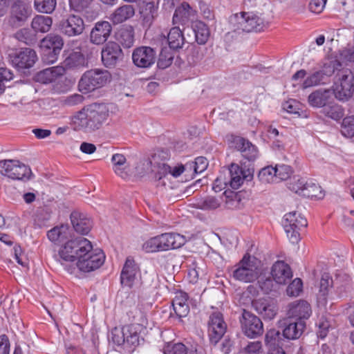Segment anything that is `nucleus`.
Segmentation results:
<instances>
[{
  "mask_svg": "<svg viewBox=\"0 0 354 354\" xmlns=\"http://www.w3.org/2000/svg\"><path fill=\"white\" fill-rule=\"evenodd\" d=\"M41 48L42 50V59L45 63L50 64L55 63L57 60L60 51H57L52 48Z\"/></svg>",
  "mask_w": 354,
  "mask_h": 354,
  "instance_id": "nucleus-55",
  "label": "nucleus"
},
{
  "mask_svg": "<svg viewBox=\"0 0 354 354\" xmlns=\"http://www.w3.org/2000/svg\"><path fill=\"white\" fill-rule=\"evenodd\" d=\"M138 268L133 260L127 259L121 272V283L124 286L131 287L136 279Z\"/></svg>",
  "mask_w": 354,
  "mask_h": 354,
  "instance_id": "nucleus-31",
  "label": "nucleus"
},
{
  "mask_svg": "<svg viewBox=\"0 0 354 354\" xmlns=\"http://www.w3.org/2000/svg\"><path fill=\"white\" fill-rule=\"evenodd\" d=\"M220 206L219 201L214 197L209 196L196 203V207L203 210H213Z\"/></svg>",
  "mask_w": 354,
  "mask_h": 354,
  "instance_id": "nucleus-53",
  "label": "nucleus"
},
{
  "mask_svg": "<svg viewBox=\"0 0 354 354\" xmlns=\"http://www.w3.org/2000/svg\"><path fill=\"white\" fill-rule=\"evenodd\" d=\"M102 61L106 67L114 66L122 56V51L118 44L109 41L102 48Z\"/></svg>",
  "mask_w": 354,
  "mask_h": 354,
  "instance_id": "nucleus-16",
  "label": "nucleus"
},
{
  "mask_svg": "<svg viewBox=\"0 0 354 354\" xmlns=\"http://www.w3.org/2000/svg\"><path fill=\"white\" fill-rule=\"evenodd\" d=\"M283 226L289 241L297 243L300 240L299 231L307 226V221L300 214L292 212L284 215Z\"/></svg>",
  "mask_w": 354,
  "mask_h": 354,
  "instance_id": "nucleus-8",
  "label": "nucleus"
},
{
  "mask_svg": "<svg viewBox=\"0 0 354 354\" xmlns=\"http://www.w3.org/2000/svg\"><path fill=\"white\" fill-rule=\"evenodd\" d=\"M317 326L318 327V337L322 339L324 338L327 335L328 329L330 328L329 322L326 318L322 317L318 320Z\"/></svg>",
  "mask_w": 354,
  "mask_h": 354,
  "instance_id": "nucleus-58",
  "label": "nucleus"
},
{
  "mask_svg": "<svg viewBox=\"0 0 354 354\" xmlns=\"http://www.w3.org/2000/svg\"><path fill=\"white\" fill-rule=\"evenodd\" d=\"M54 258L72 274L76 269L83 272L97 270L104 264L106 256L101 249L93 248L88 239L77 237L58 248Z\"/></svg>",
  "mask_w": 354,
  "mask_h": 354,
  "instance_id": "nucleus-1",
  "label": "nucleus"
},
{
  "mask_svg": "<svg viewBox=\"0 0 354 354\" xmlns=\"http://www.w3.org/2000/svg\"><path fill=\"white\" fill-rule=\"evenodd\" d=\"M84 29L83 19L75 15H69L62 19L58 24V30L68 37H75L81 35Z\"/></svg>",
  "mask_w": 354,
  "mask_h": 354,
  "instance_id": "nucleus-13",
  "label": "nucleus"
},
{
  "mask_svg": "<svg viewBox=\"0 0 354 354\" xmlns=\"http://www.w3.org/2000/svg\"><path fill=\"white\" fill-rule=\"evenodd\" d=\"M64 74L63 66H57L46 68L37 74V81L42 84H48Z\"/></svg>",
  "mask_w": 354,
  "mask_h": 354,
  "instance_id": "nucleus-32",
  "label": "nucleus"
},
{
  "mask_svg": "<svg viewBox=\"0 0 354 354\" xmlns=\"http://www.w3.org/2000/svg\"><path fill=\"white\" fill-rule=\"evenodd\" d=\"M259 273L258 261L246 254L235 266L233 277L236 280L250 283L255 281L259 277Z\"/></svg>",
  "mask_w": 354,
  "mask_h": 354,
  "instance_id": "nucleus-7",
  "label": "nucleus"
},
{
  "mask_svg": "<svg viewBox=\"0 0 354 354\" xmlns=\"http://www.w3.org/2000/svg\"><path fill=\"white\" fill-rule=\"evenodd\" d=\"M333 100V94L330 89L319 88L312 92L308 97V102L312 107H325Z\"/></svg>",
  "mask_w": 354,
  "mask_h": 354,
  "instance_id": "nucleus-22",
  "label": "nucleus"
},
{
  "mask_svg": "<svg viewBox=\"0 0 354 354\" xmlns=\"http://www.w3.org/2000/svg\"><path fill=\"white\" fill-rule=\"evenodd\" d=\"M265 344L269 349L283 346V339L281 333L274 329L268 330L265 335Z\"/></svg>",
  "mask_w": 354,
  "mask_h": 354,
  "instance_id": "nucleus-41",
  "label": "nucleus"
},
{
  "mask_svg": "<svg viewBox=\"0 0 354 354\" xmlns=\"http://www.w3.org/2000/svg\"><path fill=\"white\" fill-rule=\"evenodd\" d=\"M192 28L196 41L199 44H205L209 36V30L206 24L201 21H197L193 24Z\"/></svg>",
  "mask_w": 354,
  "mask_h": 354,
  "instance_id": "nucleus-40",
  "label": "nucleus"
},
{
  "mask_svg": "<svg viewBox=\"0 0 354 354\" xmlns=\"http://www.w3.org/2000/svg\"><path fill=\"white\" fill-rule=\"evenodd\" d=\"M230 23L235 30L243 32H261L268 23L261 17L253 12H241L230 17Z\"/></svg>",
  "mask_w": 354,
  "mask_h": 354,
  "instance_id": "nucleus-4",
  "label": "nucleus"
},
{
  "mask_svg": "<svg viewBox=\"0 0 354 354\" xmlns=\"http://www.w3.org/2000/svg\"><path fill=\"white\" fill-rule=\"evenodd\" d=\"M305 327L304 321L292 322L286 319L283 325L282 336L289 340L297 339L302 335Z\"/></svg>",
  "mask_w": 354,
  "mask_h": 354,
  "instance_id": "nucleus-21",
  "label": "nucleus"
},
{
  "mask_svg": "<svg viewBox=\"0 0 354 354\" xmlns=\"http://www.w3.org/2000/svg\"><path fill=\"white\" fill-rule=\"evenodd\" d=\"M306 192L304 193V196L312 198L321 199L324 196V192L322 188L315 183H308L306 186Z\"/></svg>",
  "mask_w": 354,
  "mask_h": 354,
  "instance_id": "nucleus-49",
  "label": "nucleus"
},
{
  "mask_svg": "<svg viewBox=\"0 0 354 354\" xmlns=\"http://www.w3.org/2000/svg\"><path fill=\"white\" fill-rule=\"evenodd\" d=\"M187 295L185 292H180L175 296L172 306L176 315L179 317L187 316L189 311V306L187 303Z\"/></svg>",
  "mask_w": 354,
  "mask_h": 354,
  "instance_id": "nucleus-35",
  "label": "nucleus"
},
{
  "mask_svg": "<svg viewBox=\"0 0 354 354\" xmlns=\"http://www.w3.org/2000/svg\"><path fill=\"white\" fill-rule=\"evenodd\" d=\"M207 326L209 339L213 344H216L221 339L227 329L223 315L218 311L210 315Z\"/></svg>",
  "mask_w": 354,
  "mask_h": 354,
  "instance_id": "nucleus-14",
  "label": "nucleus"
},
{
  "mask_svg": "<svg viewBox=\"0 0 354 354\" xmlns=\"http://www.w3.org/2000/svg\"><path fill=\"white\" fill-rule=\"evenodd\" d=\"M57 5L56 0H35L34 7L35 10L41 13H52Z\"/></svg>",
  "mask_w": 354,
  "mask_h": 354,
  "instance_id": "nucleus-46",
  "label": "nucleus"
},
{
  "mask_svg": "<svg viewBox=\"0 0 354 354\" xmlns=\"http://www.w3.org/2000/svg\"><path fill=\"white\" fill-rule=\"evenodd\" d=\"M111 30V26L108 21L96 23L91 32V41L97 45L102 44L107 40Z\"/></svg>",
  "mask_w": 354,
  "mask_h": 354,
  "instance_id": "nucleus-20",
  "label": "nucleus"
},
{
  "mask_svg": "<svg viewBox=\"0 0 354 354\" xmlns=\"http://www.w3.org/2000/svg\"><path fill=\"white\" fill-rule=\"evenodd\" d=\"M156 53L153 48L142 46L136 48L132 54L133 64L140 68H148L155 62Z\"/></svg>",
  "mask_w": 354,
  "mask_h": 354,
  "instance_id": "nucleus-15",
  "label": "nucleus"
},
{
  "mask_svg": "<svg viewBox=\"0 0 354 354\" xmlns=\"http://www.w3.org/2000/svg\"><path fill=\"white\" fill-rule=\"evenodd\" d=\"M53 19L49 16L36 15L32 20L31 27L35 32L45 33L50 30Z\"/></svg>",
  "mask_w": 354,
  "mask_h": 354,
  "instance_id": "nucleus-36",
  "label": "nucleus"
},
{
  "mask_svg": "<svg viewBox=\"0 0 354 354\" xmlns=\"http://www.w3.org/2000/svg\"><path fill=\"white\" fill-rule=\"evenodd\" d=\"M258 178L263 183H271L277 179L275 167L268 166L260 170Z\"/></svg>",
  "mask_w": 354,
  "mask_h": 354,
  "instance_id": "nucleus-48",
  "label": "nucleus"
},
{
  "mask_svg": "<svg viewBox=\"0 0 354 354\" xmlns=\"http://www.w3.org/2000/svg\"><path fill=\"white\" fill-rule=\"evenodd\" d=\"M160 236L164 252L179 248L186 242V238L183 235L176 232L162 233Z\"/></svg>",
  "mask_w": 354,
  "mask_h": 354,
  "instance_id": "nucleus-26",
  "label": "nucleus"
},
{
  "mask_svg": "<svg viewBox=\"0 0 354 354\" xmlns=\"http://www.w3.org/2000/svg\"><path fill=\"white\" fill-rule=\"evenodd\" d=\"M109 116L106 104L93 103L75 112L70 117V125L74 131L91 133L100 129Z\"/></svg>",
  "mask_w": 354,
  "mask_h": 354,
  "instance_id": "nucleus-3",
  "label": "nucleus"
},
{
  "mask_svg": "<svg viewBox=\"0 0 354 354\" xmlns=\"http://www.w3.org/2000/svg\"><path fill=\"white\" fill-rule=\"evenodd\" d=\"M64 46L62 37L57 34H49L45 37L40 44L41 48H52L57 51H61Z\"/></svg>",
  "mask_w": 354,
  "mask_h": 354,
  "instance_id": "nucleus-39",
  "label": "nucleus"
},
{
  "mask_svg": "<svg viewBox=\"0 0 354 354\" xmlns=\"http://www.w3.org/2000/svg\"><path fill=\"white\" fill-rule=\"evenodd\" d=\"M333 286V279L327 273L322 275L319 282V290L317 295L318 302L322 305H325L328 299H335V296L330 292Z\"/></svg>",
  "mask_w": 354,
  "mask_h": 354,
  "instance_id": "nucleus-30",
  "label": "nucleus"
},
{
  "mask_svg": "<svg viewBox=\"0 0 354 354\" xmlns=\"http://www.w3.org/2000/svg\"><path fill=\"white\" fill-rule=\"evenodd\" d=\"M134 14L135 10L131 5H124L116 9L110 19L114 24H120L132 17Z\"/></svg>",
  "mask_w": 354,
  "mask_h": 354,
  "instance_id": "nucleus-38",
  "label": "nucleus"
},
{
  "mask_svg": "<svg viewBox=\"0 0 354 354\" xmlns=\"http://www.w3.org/2000/svg\"><path fill=\"white\" fill-rule=\"evenodd\" d=\"M162 39L168 44L170 48L178 49L182 48L184 44V37L178 27L172 28L167 33V36L162 35Z\"/></svg>",
  "mask_w": 354,
  "mask_h": 354,
  "instance_id": "nucleus-34",
  "label": "nucleus"
},
{
  "mask_svg": "<svg viewBox=\"0 0 354 354\" xmlns=\"http://www.w3.org/2000/svg\"><path fill=\"white\" fill-rule=\"evenodd\" d=\"M283 109L286 112L292 114H298L300 110L298 102L294 100H289L283 103Z\"/></svg>",
  "mask_w": 354,
  "mask_h": 354,
  "instance_id": "nucleus-64",
  "label": "nucleus"
},
{
  "mask_svg": "<svg viewBox=\"0 0 354 354\" xmlns=\"http://www.w3.org/2000/svg\"><path fill=\"white\" fill-rule=\"evenodd\" d=\"M169 155L167 151H161L154 153L150 163L153 167L157 186H167L171 183V176L177 178L187 169H193L195 174L204 171L208 165L207 160L203 156L198 157L194 162L187 163L185 165H177L170 167L164 162Z\"/></svg>",
  "mask_w": 354,
  "mask_h": 354,
  "instance_id": "nucleus-2",
  "label": "nucleus"
},
{
  "mask_svg": "<svg viewBox=\"0 0 354 354\" xmlns=\"http://www.w3.org/2000/svg\"><path fill=\"white\" fill-rule=\"evenodd\" d=\"M65 59L62 66L66 69H77L86 66V60L80 50L65 51Z\"/></svg>",
  "mask_w": 354,
  "mask_h": 354,
  "instance_id": "nucleus-24",
  "label": "nucleus"
},
{
  "mask_svg": "<svg viewBox=\"0 0 354 354\" xmlns=\"http://www.w3.org/2000/svg\"><path fill=\"white\" fill-rule=\"evenodd\" d=\"M114 172L122 178H127L131 171L125 156L121 153L113 154L111 158Z\"/></svg>",
  "mask_w": 354,
  "mask_h": 354,
  "instance_id": "nucleus-33",
  "label": "nucleus"
},
{
  "mask_svg": "<svg viewBox=\"0 0 354 354\" xmlns=\"http://www.w3.org/2000/svg\"><path fill=\"white\" fill-rule=\"evenodd\" d=\"M245 354H263L262 344L259 341L250 342L245 348Z\"/></svg>",
  "mask_w": 354,
  "mask_h": 354,
  "instance_id": "nucleus-59",
  "label": "nucleus"
},
{
  "mask_svg": "<svg viewBox=\"0 0 354 354\" xmlns=\"http://www.w3.org/2000/svg\"><path fill=\"white\" fill-rule=\"evenodd\" d=\"M111 73L104 69L95 68L86 71L78 83V89L82 93H88L104 86L111 80Z\"/></svg>",
  "mask_w": 354,
  "mask_h": 354,
  "instance_id": "nucleus-5",
  "label": "nucleus"
},
{
  "mask_svg": "<svg viewBox=\"0 0 354 354\" xmlns=\"http://www.w3.org/2000/svg\"><path fill=\"white\" fill-rule=\"evenodd\" d=\"M339 66H341V64L337 60L329 59L324 63L323 68L320 72L326 77V81L327 82L329 81V77L335 73L336 71H337V73L340 71L338 68Z\"/></svg>",
  "mask_w": 354,
  "mask_h": 354,
  "instance_id": "nucleus-50",
  "label": "nucleus"
},
{
  "mask_svg": "<svg viewBox=\"0 0 354 354\" xmlns=\"http://www.w3.org/2000/svg\"><path fill=\"white\" fill-rule=\"evenodd\" d=\"M164 354H198L195 348L187 349L182 343H168L163 348Z\"/></svg>",
  "mask_w": 354,
  "mask_h": 354,
  "instance_id": "nucleus-42",
  "label": "nucleus"
},
{
  "mask_svg": "<svg viewBox=\"0 0 354 354\" xmlns=\"http://www.w3.org/2000/svg\"><path fill=\"white\" fill-rule=\"evenodd\" d=\"M48 239L55 245H59V248L65 242L70 241L71 229L68 225H60L54 227L47 233Z\"/></svg>",
  "mask_w": 354,
  "mask_h": 354,
  "instance_id": "nucleus-25",
  "label": "nucleus"
},
{
  "mask_svg": "<svg viewBox=\"0 0 354 354\" xmlns=\"http://www.w3.org/2000/svg\"><path fill=\"white\" fill-rule=\"evenodd\" d=\"M142 250L147 253L164 252L160 235L146 240L142 244Z\"/></svg>",
  "mask_w": 354,
  "mask_h": 354,
  "instance_id": "nucleus-44",
  "label": "nucleus"
},
{
  "mask_svg": "<svg viewBox=\"0 0 354 354\" xmlns=\"http://www.w3.org/2000/svg\"><path fill=\"white\" fill-rule=\"evenodd\" d=\"M307 185L308 183L306 182L305 179L299 178L294 179V180L290 183L289 187L294 192L304 196V193L306 192V186Z\"/></svg>",
  "mask_w": 354,
  "mask_h": 354,
  "instance_id": "nucleus-57",
  "label": "nucleus"
},
{
  "mask_svg": "<svg viewBox=\"0 0 354 354\" xmlns=\"http://www.w3.org/2000/svg\"><path fill=\"white\" fill-rule=\"evenodd\" d=\"M110 341L117 346H124L125 348L124 327L114 328L111 332Z\"/></svg>",
  "mask_w": 354,
  "mask_h": 354,
  "instance_id": "nucleus-52",
  "label": "nucleus"
},
{
  "mask_svg": "<svg viewBox=\"0 0 354 354\" xmlns=\"http://www.w3.org/2000/svg\"><path fill=\"white\" fill-rule=\"evenodd\" d=\"M84 100L83 95L77 93H75L67 96L63 100L64 104L67 106H75L81 104Z\"/></svg>",
  "mask_w": 354,
  "mask_h": 354,
  "instance_id": "nucleus-63",
  "label": "nucleus"
},
{
  "mask_svg": "<svg viewBox=\"0 0 354 354\" xmlns=\"http://www.w3.org/2000/svg\"><path fill=\"white\" fill-rule=\"evenodd\" d=\"M116 37L124 48H130L133 45L134 34L131 27L120 29L117 33Z\"/></svg>",
  "mask_w": 354,
  "mask_h": 354,
  "instance_id": "nucleus-43",
  "label": "nucleus"
},
{
  "mask_svg": "<svg viewBox=\"0 0 354 354\" xmlns=\"http://www.w3.org/2000/svg\"><path fill=\"white\" fill-rule=\"evenodd\" d=\"M229 185V180L226 179L223 175H220L214 180L212 189L215 192H219L225 189Z\"/></svg>",
  "mask_w": 354,
  "mask_h": 354,
  "instance_id": "nucleus-61",
  "label": "nucleus"
},
{
  "mask_svg": "<svg viewBox=\"0 0 354 354\" xmlns=\"http://www.w3.org/2000/svg\"><path fill=\"white\" fill-rule=\"evenodd\" d=\"M332 94L340 102L348 101L354 93V75L351 71L342 69L335 77L332 86Z\"/></svg>",
  "mask_w": 354,
  "mask_h": 354,
  "instance_id": "nucleus-6",
  "label": "nucleus"
},
{
  "mask_svg": "<svg viewBox=\"0 0 354 354\" xmlns=\"http://www.w3.org/2000/svg\"><path fill=\"white\" fill-rule=\"evenodd\" d=\"M71 221L74 230L82 234H87L92 227V221L90 218L79 212L71 213Z\"/></svg>",
  "mask_w": 354,
  "mask_h": 354,
  "instance_id": "nucleus-27",
  "label": "nucleus"
},
{
  "mask_svg": "<svg viewBox=\"0 0 354 354\" xmlns=\"http://www.w3.org/2000/svg\"><path fill=\"white\" fill-rule=\"evenodd\" d=\"M234 146L242 153V156L248 160H254L258 156L257 147L251 142L241 137H235L233 139Z\"/></svg>",
  "mask_w": 354,
  "mask_h": 354,
  "instance_id": "nucleus-29",
  "label": "nucleus"
},
{
  "mask_svg": "<svg viewBox=\"0 0 354 354\" xmlns=\"http://www.w3.org/2000/svg\"><path fill=\"white\" fill-rule=\"evenodd\" d=\"M229 173V185L234 189L239 188L245 179L250 180L252 177L250 169H244L236 164L230 165Z\"/></svg>",
  "mask_w": 354,
  "mask_h": 354,
  "instance_id": "nucleus-19",
  "label": "nucleus"
},
{
  "mask_svg": "<svg viewBox=\"0 0 354 354\" xmlns=\"http://www.w3.org/2000/svg\"><path fill=\"white\" fill-rule=\"evenodd\" d=\"M137 4L143 21L146 24H151L156 16L158 5L153 0H138Z\"/></svg>",
  "mask_w": 354,
  "mask_h": 354,
  "instance_id": "nucleus-28",
  "label": "nucleus"
},
{
  "mask_svg": "<svg viewBox=\"0 0 354 354\" xmlns=\"http://www.w3.org/2000/svg\"><path fill=\"white\" fill-rule=\"evenodd\" d=\"M194 15V10L187 3H183L178 6L174 14V24H185Z\"/></svg>",
  "mask_w": 354,
  "mask_h": 354,
  "instance_id": "nucleus-37",
  "label": "nucleus"
},
{
  "mask_svg": "<svg viewBox=\"0 0 354 354\" xmlns=\"http://www.w3.org/2000/svg\"><path fill=\"white\" fill-rule=\"evenodd\" d=\"M241 324L243 333L249 338H255L263 332L261 319L249 311L243 310Z\"/></svg>",
  "mask_w": 354,
  "mask_h": 354,
  "instance_id": "nucleus-11",
  "label": "nucleus"
},
{
  "mask_svg": "<svg viewBox=\"0 0 354 354\" xmlns=\"http://www.w3.org/2000/svg\"><path fill=\"white\" fill-rule=\"evenodd\" d=\"M311 315L310 304L305 301H297L288 306L287 315L289 319H295L297 321L307 319Z\"/></svg>",
  "mask_w": 354,
  "mask_h": 354,
  "instance_id": "nucleus-18",
  "label": "nucleus"
},
{
  "mask_svg": "<svg viewBox=\"0 0 354 354\" xmlns=\"http://www.w3.org/2000/svg\"><path fill=\"white\" fill-rule=\"evenodd\" d=\"M93 0H70V7L76 12H82Z\"/></svg>",
  "mask_w": 354,
  "mask_h": 354,
  "instance_id": "nucleus-60",
  "label": "nucleus"
},
{
  "mask_svg": "<svg viewBox=\"0 0 354 354\" xmlns=\"http://www.w3.org/2000/svg\"><path fill=\"white\" fill-rule=\"evenodd\" d=\"M326 83V77L319 71L308 75L304 81L302 86L306 88Z\"/></svg>",
  "mask_w": 354,
  "mask_h": 354,
  "instance_id": "nucleus-45",
  "label": "nucleus"
},
{
  "mask_svg": "<svg viewBox=\"0 0 354 354\" xmlns=\"http://www.w3.org/2000/svg\"><path fill=\"white\" fill-rule=\"evenodd\" d=\"M271 275L277 283L285 284L292 277V272L287 263L278 261L272 267Z\"/></svg>",
  "mask_w": 354,
  "mask_h": 354,
  "instance_id": "nucleus-23",
  "label": "nucleus"
},
{
  "mask_svg": "<svg viewBox=\"0 0 354 354\" xmlns=\"http://www.w3.org/2000/svg\"><path fill=\"white\" fill-rule=\"evenodd\" d=\"M139 318L135 317L138 322L124 326L125 334V348L133 349L139 345L142 338L140 333L147 324L145 315L139 312Z\"/></svg>",
  "mask_w": 354,
  "mask_h": 354,
  "instance_id": "nucleus-9",
  "label": "nucleus"
},
{
  "mask_svg": "<svg viewBox=\"0 0 354 354\" xmlns=\"http://www.w3.org/2000/svg\"><path fill=\"white\" fill-rule=\"evenodd\" d=\"M0 172L15 180L28 178L30 169L17 160H0Z\"/></svg>",
  "mask_w": 354,
  "mask_h": 354,
  "instance_id": "nucleus-10",
  "label": "nucleus"
},
{
  "mask_svg": "<svg viewBox=\"0 0 354 354\" xmlns=\"http://www.w3.org/2000/svg\"><path fill=\"white\" fill-rule=\"evenodd\" d=\"M341 133L344 137L354 136V115L347 116L343 119Z\"/></svg>",
  "mask_w": 354,
  "mask_h": 354,
  "instance_id": "nucleus-51",
  "label": "nucleus"
},
{
  "mask_svg": "<svg viewBox=\"0 0 354 354\" xmlns=\"http://www.w3.org/2000/svg\"><path fill=\"white\" fill-rule=\"evenodd\" d=\"M303 283L299 278L295 279L287 288V295L290 297H297L302 291Z\"/></svg>",
  "mask_w": 354,
  "mask_h": 354,
  "instance_id": "nucleus-54",
  "label": "nucleus"
},
{
  "mask_svg": "<svg viewBox=\"0 0 354 354\" xmlns=\"http://www.w3.org/2000/svg\"><path fill=\"white\" fill-rule=\"evenodd\" d=\"M276 176L281 180L288 179L292 174V169L289 165H279L275 167Z\"/></svg>",
  "mask_w": 354,
  "mask_h": 354,
  "instance_id": "nucleus-56",
  "label": "nucleus"
},
{
  "mask_svg": "<svg viewBox=\"0 0 354 354\" xmlns=\"http://www.w3.org/2000/svg\"><path fill=\"white\" fill-rule=\"evenodd\" d=\"M324 114L335 120L341 119L344 115V109L342 106L337 104H333L330 106H326L323 109Z\"/></svg>",
  "mask_w": 354,
  "mask_h": 354,
  "instance_id": "nucleus-47",
  "label": "nucleus"
},
{
  "mask_svg": "<svg viewBox=\"0 0 354 354\" xmlns=\"http://www.w3.org/2000/svg\"><path fill=\"white\" fill-rule=\"evenodd\" d=\"M252 306L259 314L268 319H272L278 310L276 301L270 297L254 300Z\"/></svg>",
  "mask_w": 354,
  "mask_h": 354,
  "instance_id": "nucleus-17",
  "label": "nucleus"
},
{
  "mask_svg": "<svg viewBox=\"0 0 354 354\" xmlns=\"http://www.w3.org/2000/svg\"><path fill=\"white\" fill-rule=\"evenodd\" d=\"M351 288V281L348 277H346L344 283L339 284L336 286V294L335 295V297H342L346 296L347 292L350 291Z\"/></svg>",
  "mask_w": 354,
  "mask_h": 354,
  "instance_id": "nucleus-62",
  "label": "nucleus"
},
{
  "mask_svg": "<svg viewBox=\"0 0 354 354\" xmlns=\"http://www.w3.org/2000/svg\"><path fill=\"white\" fill-rule=\"evenodd\" d=\"M12 64L19 71L30 68L34 66L37 55L36 52L31 48H21L10 55Z\"/></svg>",
  "mask_w": 354,
  "mask_h": 354,
  "instance_id": "nucleus-12",
  "label": "nucleus"
}]
</instances>
